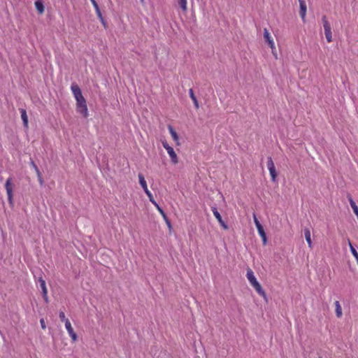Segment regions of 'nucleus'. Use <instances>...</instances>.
Listing matches in <instances>:
<instances>
[{
    "label": "nucleus",
    "instance_id": "obj_6",
    "mask_svg": "<svg viewBox=\"0 0 358 358\" xmlns=\"http://www.w3.org/2000/svg\"><path fill=\"white\" fill-rule=\"evenodd\" d=\"M162 145H163V147L167 151L172 163L174 164H178V156H177L176 153L175 152L173 148L172 147H171L166 141L162 142Z\"/></svg>",
    "mask_w": 358,
    "mask_h": 358
},
{
    "label": "nucleus",
    "instance_id": "obj_33",
    "mask_svg": "<svg viewBox=\"0 0 358 358\" xmlns=\"http://www.w3.org/2000/svg\"><path fill=\"white\" fill-rule=\"evenodd\" d=\"M140 1L143 3L144 2V0H140Z\"/></svg>",
    "mask_w": 358,
    "mask_h": 358
},
{
    "label": "nucleus",
    "instance_id": "obj_24",
    "mask_svg": "<svg viewBox=\"0 0 358 358\" xmlns=\"http://www.w3.org/2000/svg\"><path fill=\"white\" fill-rule=\"evenodd\" d=\"M145 193L146 194V195L148 196L149 198V200L152 203V204H155V200L153 198V196L152 194V193L150 192V191L149 189H147L146 191H145Z\"/></svg>",
    "mask_w": 358,
    "mask_h": 358
},
{
    "label": "nucleus",
    "instance_id": "obj_1",
    "mask_svg": "<svg viewBox=\"0 0 358 358\" xmlns=\"http://www.w3.org/2000/svg\"><path fill=\"white\" fill-rule=\"evenodd\" d=\"M71 90L76 101V110L80 113L84 117L88 116V109L86 100L83 96L80 88L77 84H72Z\"/></svg>",
    "mask_w": 358,
    "mask_h": 358
},
{
    "label": "nucleus",
    "instance_id": "obj_35",
    "mask_svg": "<svg viewBox=\"0 0 358 358\" xmlns=\"http://www.w3.org/2000/svg\"><path fill=\"white\" fill-rule=\"evenodd\" d=\"M224 229H227V226L225 224V227H224Z\"/></svg>",
    "mask_w": 358,
    "mask_h": 358
},
{
    "label": "nucleus",
    "instance_id": "obj_5",
    "mask_svg": "<svg viewBox=\"0 0 358 358\" xmlns=\"http://www.w3.org/2000/svg\"><path fill=\"white\" fill-rule=\"evenodd\" d=\"M322 21L323 23V27L324 29V34L327 38V42L330 43L332 41V33L331 28L329 22H328L327 17L325 15L322 16Z\"/></svg>",
    "mask_w": 358,
    "mask_h": 358
},
{
    "label": "nucleus",
    "instance_id": "obj_3",
    "mask_svg": "<svg viewBox=\"0 0 358 358\" xmlns=\"http://www.w3.org/2000/svg\"><path fill=\"white\" fill-rule=\"evenodd\" d=\"M5 189L8 196V201L10 206H13V184L11 178L7 179L5 183Z\"/></svg>",
    "mask_w": 358,
    "mask_h": 358
},
{
    "label": "nucleus",
    "instance_id": "obj_11",
    "mask_svg": "<svg viewBox=\"0 0 358 358\" xmlns=\"http://www.w3.org/2000/svg\"><path fill=\"white\" fill-rule=\"evenodd\" d=\"M39 282H40L41 288L42 292H43V298H44L45 301L46 302H48V289H47V287H46L45 281L42 278H41L39 279Z\"/></svg>",
    "mask_w": 358,
    "mask_h": 358
},
{
    "label": "nucleus",
    "instance_id": "obj_7",
    "mask_svg": "<svg viewBox=\"0 0 358 358\" xmlns=\"http://www.w3.org/2000/svg\"><path fill=\"white\" fill-rule=\"evenodd\" d=\"M267 168L268 169V171H269V173H270V176L271 178V180L273 182H275L276 178H277V172H276L275 167V165H274V163H273V161L271 157H268Z\"/></svg>",
    "mask_w": 358,
    "mask_h": 358
},
{
    "label": "nucleus",
    "instance_id": "obj_18",
    "mask_svg": "<svg viewBox=\"0 0 358 358\" xmlns=\"http://www.w3.org/2000/svg\"><path fill=\"white\" fill-rule=\"evenodd\" d=\"M189 94L191 99L194 103L195 108L198 109L199 108V104L192 89H189Z\"/></svg>",
    "mask_w": 358,
    "mask_h": 358
},
{
    "label": "nucleus",
    "instance_id": "obj_21",
    "mask_svg": "<svg viewBox=\"0 0 358 358\" xmlns=\"http://www.w3.org/2000/svg\"><path fill=\"white\" fill-rule=\"evenodd\" d=\"M336 306V315L338 317H341L343 315L342 313V308L338 301L335 302Z\"/></svg>",
    "mask_w": 358,
    "mask_h": 358
},
{
    "label": "nucleus",
    "instance_id": "obj_10",
    "mask_svg": "<svg viewBox=\"0 0 358 358\" xmlns=\"http://www.w3.org/2000/svg\"><path fill=\"white\" fill-rule=\"evenodd\" d=\"M300 10H299V15L301 17V20L303 22L306 21V11H307V7L306 1H301L299 3Z\"/></svg>",
    "mask_w": 358,
    "mask_h": 358
},
{
    "label": "nucleus",
    "instance_id": "obj_15",
    "mask_svg": "<svg viewBox=\"0 0 358 358\" xmlns=\"http://www.w3.org/2000/svg\"><path fill=\"white\" fill-rule=\"evenodd\" d=\"M212 211H213V213L214 215V216L217 218V220L219 221V222L220 223V224L222 226H224V221L222 218V216L220 214V213L218 212L217 208L215 207H212Z\"/></svg>",
    "mask_w": 358,
    "mask_h": 358
},
{
    "label": "nucleus",
    "instance_id": "obj_8",
    "mask_svg": "<svg viewBox=\"0 0 358 358\" xmlns=\"http://www.w3.org/2000/svg\"><path fill=\"white\" fill-rule=\"evenodd\" d=\"M64 324H65L66 329L69 336L71 337L72 341L73 342L76 341L78 339V336L75 333L69 320H66V321Z\"/></svg>",
    "mask_w": 358,
    "mask_h": 358
},
{
    "label": "nucleus",
    "instance_id": "obj_2",
    "mask_svg": "<svg viewBox=\"0 0 358 358\" xmlns=\"http://www.w3.org/2000/svg\"><path fill=\"white\" fill-rule=\"evenodd\" d=\"M246 277L250 283L251 286L254 287V289L256 290L257 294L264 298H266V293L263 288L262 287L259 282L257 281L256 277L255 276V274L251 268L247 269V273Z\"/></svg>",
    "mask_w": 358,
    "mask_h": 358
},
{
    "label": "nucleus",
    "instance_id": "obj_34",
    "mask_svg": "<svg viewBox=\"0 0 358 358\" xmlns=\"http://www.w3.org/2000/svg\"><path fill=\"white\" fill-rule=\"evenodd\" d=\"M90 1L92 3L96 1L95 0H90Z\"/></svg>",
    "mask_w": 358,
    "mask_h": 358
},
{
    "label": "nucleus",
    "instance_id": "obj_29",
    "mask_svg": "<svg viewBox=\"0 0 358 358\" xmlns=\"http://www.w3.org/2000/svg\"><path fill=\"white\" fill-rule=\"evenodd\" d=\"M92 5H93V6H94V9H95V10H99V5H98V3H96V1L92 2Z\"/></svg>",
    "mask_w": 358,
    "mask_h": 358
},
{
    "label": "nucleus",
    "instance_id": "obj_12",
    "mask_svg": "<svg viewBox=\"0 0 358 358\" xmlns=\"http://www.w3.org/2000/svg\"><path fill=\"white\" fill-rule=\"evenodd\" d=\"M168 129H169V133H170L171 137L173 138V141L176 142V144L177 145H179L180 141H179V137H178L177 132L174 130L173 127L171 125L168 126Z\"/></svg>",
    "mask_w": 358,
    "mask_h": 358
},
{
    "label": "nucleus",
    "instance_id": "obj_30",
    "mask_svg": "<svg viewBox=\"0 0 358 358\" xmlns=\"http://www.w3.org/2000/svg\"><path fill=\"white\" fill-rule=\"evenodd\" d=\"M31 165L33 168L34 169L35 171L36 172V169H38V166L36 165V164L34 162H31Z\"/></svg>",
    "mask_w": 358,
    "mask_h": 358
},
{
    "label": "nucleus",
    "instance_id": "obj_27",
    "mask_svg": "<svg viewBox=\"0 0 358 358\" xmlns=\"http://www.w3.org/2000/svg\"><path fill=\"white\" fill-rule=\"evenodd\" d=\"M59 317L60 320L64 323L66 322V320H68L67 318H66L65 314L63 311H61L59 313Z\"/></svg>",
    "mask_w": 358,
    "mask_h": 358
},
{
    "label": "nucleus",
    "instance_id": "obj_14",
    "mask_svg": "<svg viewBox=\"0 0 358 358\" xmlns=\"http://www.w3.org/2000/svg\"><path fill=\"white\" fill-rule=\"evenodd\" d=\"M304 236H305L306 241L308 244V247L310 248H312L313 243H312V240H311L310 231L309 229H308V228L304 229Z\"/></svg>",
    "mask_w": 358,
    "mask_h": 358
},
{
    "label": "nucleus",
    "instance_id": "obj_36",
    "mask_svg": "<svg viewBox=\"0 0 358 358\" xmlns=\"http://www.w3.org/2000/svg\"><path fill=\"white\" fill-rule=\"evenodd\" d=\"M357 217V219H358V215Z\"/></svg>",
    "mask_w": 358,
    "mask_h": 358
},
{
    "label": "nucleus",
    "instance_id": "obj_4",
    "mask_svg": "<svg viewBox=\"0 0 358 358\" xmlns=\"http://www.w3.org/2000/svg\"><path fill=\"white\" fill-rule=\"evenodd\" d=\"M253 220H254V222L256 226V228L257 229L258 234L262 239L263 244L265 245L267 241L266 234L264 229L263 226L258 220L255 213H253Z\"/></svg>",
    "mask_w": 358,
    "mask_h": 358
},
{
    "label": "nucleus",
    "instance_id": "obj_9",
    "mask_svg": "<svg viewBox=\"0 0 358 358\" xmlns=\"http://www.w3.org/2000/svg\"><path fill=\"white\" fill-rule=\"evenodd\" d=\"M264 38L271 49L274 48V41L267 29H264Z\"/></svg>",
    "mask_w": 358,
    "mask_h": 358
},
{
    "label": "nucleus",
    "instance_id": "obj_19",
    "mask_svg": "<svg viewBox=\"0 0 358 358\" xmlns=\"http://www.w3.org/2000/svg\"><path fill=\"white\" fill-rule=\"evenodd\" d=\"M35 7L40 14H43L44 13L45 8L43 2L41 1H36L35 2Z\"/></svg>",
    "mask_w": 358,
    "mask_h": 358
},
{
    "label": "nucleus",
    "instance_id": "obj_17",
    "mask_svg": "<svg viewBox=\"0 0 358 358\" xmlns=\"http://www.w3.org/2000/svg\"><path fill=\"white\" fill-rule=\"evenodd\" d=\"M138 180H139V183H140L141 186L142 187V188L143 189L144 192L146 191L147 189H148L147 182L145 180L144 176H143V174H141V173L138 174Z\"/></svg>",
    "mask_w": 358,
    "mask_h": 358
},
{
    "label": "nucleus",
    "instance_id": "obj_16",
    "mask_svg": "<svg viewBox=\"0 0 358 358\" xmlns=\"http://www.w3.org/2000/svg\"><path fill=\"white\" fill-rule=\"evenodd\" d=\"M348 200H349V203L350 204V206H351V208L353 210L354 213L356 215V216H357L358 215V206H357V205L356 204L355 201L352 199V196H350V195L348 196Z\"/></svg>",
    "mask_w": 358,
    "mask_h": 358
},
{
    "label": "nucleus",
    "instance_id": "obj_22",
    "mask_svg": "<svg viewBox=\"0 0 358 358\" xmlns=\"http://www.w3.org/2000/svg\"><path fill=\"white\" fill-rule=\"evenodd\" d=\"M349 246H350V252H351L352 255L356 259L357 262L358 264V252H357L356 249L353 247V245L351 244V243L350 241H349Z\"/></svg>",
    "mask_w": 358,
    "mask_h": 358
},
{
    "label": "nucleus",
    "instance_id": "obj_28",
    "mask_svg": "<svg viewBox=\"0 0 358 358\" xmlns=\"http://www.w3.org/2000/svg\"><path fill=\"white\" fill-rule=\"evenodd\" d=\"M40 323H41V328H42L43 329H45V328H46V325H45V322L44 319H43V318H42V319H41V320H40Z\"/></svg>",
    "mask_w": 358,
    "mask_h": 358
},
{
    "label": "nucleus",
    "instance_id": "obj_26",
    "mask_svg": "<svg viewBox=\"0 0 358 358\" xmlns=\"http://www.w3.org/2000/svg\"><path fill=\"white\" fill-rule=\"evenodd\" d=\"M95 11H96V15H97L98 17L100 19L101 22H102V24H103L104 26H106V22H105V20H104V19H103V16H102V14H101V10H100V9L96 10H95Z\"/></svg>",
    "mask_w": 358,
    "mask_h": 358
},
{
    "label": "nucleus",
    "instance_id": "obj_32",
    "mask_svg": "<svg viewBox=\"0 0 358 358\" xmlns=\"http://www.w3.org/2000/svg\"><path fill=\"white\" fill-rule=\"evenodd\" d=\"M298 1H299V3H301V2H302V1H305L304 0H298Z\"/></svg>",
    "mask_w": 358,
    "mask_h": 358
},
{
    "label": "nucleus",
    "instance_id": "obj_37",
    "mask_svg": "<svg viewBox=\"0 0 358 358\" xmlns=\"http://www.w3.org/2000/svg\"><path fill=\"white\" fill-rule=\"evenodd\" d=\"M319 358H322V357H319Z\"/></svg>",
    "mask_w": 358,
    "mask_h": 358
},
{
    "label": "nucleus",
    "instance_id": "obj_25",
    "mask_svg": "<svg viewBox=\"0 0 358 358\" xmlns=\"http://www.w3.org/2000/svg\"><path fill=\"white\" fill-rule=\"evenodd\" d=\"M36 175H37L38 180V182H39L40 185H43V183H44V180L43 179L41 173V171H39L38 169H36Z\"/></svg>",
    "mask_w": 358,
    "mask_h": 358
},
{
    "label": "nucleus",
    "instance_id": "obj_20",
    "mask_svg": "<svg viewBox=\"0 0 358 358\" xmlns=\"http://www.w3.org/2000/svg\"><path fill=\"white\" fill-rule=\"evenodd\" d=\"M178 3L183 12L187 10V0H178Z\"/></svg>",
    "mask_w": 358,
    "mask_h": 358
},
{
    "label": "nucleus",
    "instance_id": "obj_31",
    "mask_svg": "<svg viewBox=\"0 0 358 358\" xmlns=\"http://www.w3.org/2000/svg\"><path fill=\"white\" fill-rule=\"evenodd\" d=\"M165 220L166 221V223H167L168 227H169V228H171V225L170 222H169L167 219H166V220Z\"/></svg>",
    "mask_w": 358,
    "mask_h": 358
},
{
    "label": "nucleus",
    "instance_id": "obj_23",
    "mask_svg": "<svg viewBox=\"0 0 358 358\" xmlns=\"http://www.w3.org/2000/svg\"><path fill=\"white\" fill-rule=\"evenodd\" d=\"M157 209V210L159 212V213L163 216V217L166 220V215L163 210V209L158 205L157 202H155V204H153Z\"/></svg>",
    "mask_w": 358,
    "mask_h": 358
},
{
    "label": "nucleus",
    "instance_id": "obj_13",
    "mask_svg": "<svg viewBox=\"0 0 358 358\" xmlns=\"http://www.w3.org/2000/svg\"><path fill=\"white\" fill-rule=\"evenodd\" d=\"M20 111L21 113V118L23 122V125L25 128H28L29 122H28V117L27 115V111L25 109H23V108L20 109Z\"/></svg>",
    "mask_w": 358,
    "mask_h": 358
}]
</instances>
